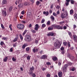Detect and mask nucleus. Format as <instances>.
Returning <instances> with one entry per match:
<instances>
[{"label":"nucleus","instance_id":"1","mask_svg":"<svg viewBox=\"0 0 77 77\" xmlns=\"http://www.w3.org/2000/svg\"><path fill=\"white\" fill-rule=\"evenodd\" d=\"M62 43L59 42L58 40H56L54 44V46L55 47V48H59L61 46Z\"/></svg>","mask_w":77,"mask_h":77},{"label":"nucleus","instance_id":"2","mask_svg":"<svg viewBox=\"0 0 77 77\" xmlns=\"http://www.w3.org/2000/svg\"><path fill=\"white\" fill-rule=\"evenodd\" d=\"M52 27L57 29H60L61 30L63 29V26H61L59 25H52Z\"/></svg>","mask_w":77,"mask_h":77},{"label":"nucleus","instance_id":"3","mask_svg":"<svg viewBox=\"0 0 77 77\" xmlns=\"http://www.w3.org/2000/svg\"><path fill=\"white\" fill-rule=\"evenodd\" d=\"M25 41L28 42H30L32 41V39L30 35H27L26 36V38L25 39Z\"/></svg>","mask_w":77,"mask_h":77},{"label":"nucleus","instance_id":"4","mask_svg":"<svg viewBox=\"0 0 77 77\" xmlns=\"http://www.w3.org/2000/svg\"><path fill=\"white\" fill-rule=\"evenodd\" d=\"M68 15V14L67 13H65L64 14H61V17L62 18H64Z\"/></svg>","mask_w":77,"mask_h":77},{"label":"nucleus","instance_id":"5","mask_svg":"<svg viewBox=\"0 0 77 77\" xmlns=\"http://www.w3.org/2000/svg\"><path fill=\"white\" fill-rule=\"evenodd\" d=\"M2 15L4 16V17H5L6 15V9L4 8V10L2 11Z\"/></svg>","mask_w":77,"mask_h":77},{"label":"nucleus","instance_id":"6","mask_svg":"<svg viewBox=\"0 0 77 77\" xmlns=\"http://www.w3.org/2000/svg\"><path fill=\"white\" fill-rule=\"evenodd\" d=\"M68 67V66L66 64H65L64 65V67L63 68V72H66V68Z\"/></svg>","mask_w":77,"mask_h":77},{"label":"nucleus","instance_id":"7","mask_svg":"<svg viewBox=\"0 0 77 77\" xmlns=\"http://www.w3.org/2000/svg\"><path fill=\"white\" fill-rule=\"evenodd\" d=\"M56 33H53L52 32H50L48 34V36H56Z\"/></svg>","mask_w":77,"mask_h":77},{"label":"nucleus","instance_id":"8","mask_svg":"<svg viewBox=\"0 0 77 77\" xmlns=\"http://www.w3.org/2000/svg\"><path fill=\"white\" fill-rule=\"evenodd\" d=\"M61 51V53L63 54L65 53V51L64 50V48L63 47H61L60 48Z\"/></svg>","mask_w":77,"mask_h":77},{"label":"nucleus","instance_id":"9","mask_svg":"<svg viewBox=\"0 0 77 77\" xmlns=\"http://www.w3.org/2000/svg\"><path fill=\"white\" fill-rule=\"evenodd\" d=\"M73 39L74 40V41H77V36L75 34H73Z\"/></svg>","mask_w":77,"mask_h":77},{"label":"nucleus","instance_id":"10","mask_svg":"<svg viewBox=\"0 0 77 77\" xmlns=\"http://www.w3.org/2000/svg\"><path fill=\"white\" fill-rule=\"evenodd\" d=\"M52 59L54 61H58L57 58L56 57H53Z\"/></svg>","mask_w":77,"mask_h":77},{"label":"nucleus","instance_id":"11","mask_svg":"<svg viewBox=\"0 0 77 77\" xmlns=\"http://www.w3.org/2000/svg\"><path fill=\"white\" fill-rule=\"evenodd\" d=\"M35 30H38V28L39 27V25L38 24H36L35 25Z\"/></svg>","mask_w":77,"mask_h":77},{"label":"nucleus","instance_id":"12","mask_svg":"<svg viewBox=\"0 0 77 77\" xmlns=\"http://www.w3.org/2000/svg\"><path fill=\"white\" fill-rule=\"evenodd\" d=\"M47 56H46V55H43L41 57V58L43 59H47Z\"/></svg>","mask_w":77,"mask_h":77},{"label":"nucleus","instance_id":"13","mask_svg":"<svg viewBox=\"0 0 77 77\" xmlns=\"http://www.w3.org/2000/svg\"><path fill=\"white\" fill-rule=\"evenodd\" d=\"M43 14L45 15L46 16H47L48 15V14H49V13H48V11H44Z\"/></svg>","mask_w":77,"mask_h":77},{"label":"nucleus","instance_id":"14","mask_svg":"<svg viewBox=\"0 0 77 77\" xmlns=\"http://www.w3.org/2000/svg\"><path fill=\"white\" fill-rule=\"evenodd\" d=\"M74 18L75 19L76 21H77V14H75L74 15Z\"/></svg>","mask_w":77,"mask_h":77},{"label":"nucleus","instance_id":"15","mask_svg":"<svg viewBox=\"0 0 77 77\" xmlns=\"http://www.w3.org/2000/svg\"><path fill=\"white\" fill-rule=\"evenodd\" d=\"M58 76L59 77H61L62 76V72H60L58 73Z\"/></svg>","mask_w":77,"mask_h":77},{"label":"nucleus","instance_id":"16","mask_svg":"<svg viewBox=\"0 0 77 77\" xmlns=\"http://www.w3.org/2000/svg\"><path fill=\"white\" fill-rule=\"evenodd\" d=\"M24 28V25L23 24H20V29H22Z\"/></svg>","mask_w":77,"mask_h":77},{"label":"nucleus","instance_id":"17","mask_svg":"<svg viewBox=\"0 0 77 77\" xmlns=\"http://www.w3.org/2000/svg\"><path fill=\"white\" fill-rule=\"evenodd\" d=\"M13 9V7L12 6L10 7L8 9V11L9 12H11V11H12V9Z\"/></svg>","mask_w":77,"mask_h":77},{"label":"nucleus","instance_id":"18","mask_svg":"<svg viewBox=\"0 0 77 77\" xmlns=\"http://www.w3.org/2000/svg\"><path fill=\"white\" fill-rule=\"evenodd\" d=\"M36 51L37 52L38 51V49H36L35 48H34L33 49V51L34 52V53H35L36 52Z\"/></svg>","mask_w":77,"mask_h":77},{"label":"nucleus","instance_id":"19","mask_svg":"<svg viewBox=\"0 0 77 77\" xmlns=\"http://www.w3.org/2000/svg\"><path fill=\"white\" fill-rule=\"evenodd\" d=\"M8 58L7 57L4 58L3 59V60L4 62H6L7 61V60H8Z\"/></svg>","mask_w":77,"mask_h":77},{"label":"nucleus","instance_id":"20","mask_svg":"<svg viewBox=\"0 0 77 77\" xmlns=\"http://www.w3.org/2000/svg\"><path fill=\"white\" fill-rule=\"evenodd\" d=\"M51 19L52 20L54 21V17H53V16L52 15L51 16Z\"/></svg>","mask_w":77,"mask_h":77},{"label":"nucleus","instance_id":"21","mask_svg":"<svg viewBox=\"0 0 77 77\" xmlns=\"http://www.w3.org/2000/svg\"><path fill=\"white\" fill-rule=\"evenodd\" d=\"M40 4V2L39 1H37L36 2V5L37 6H38Z\"/></svg>","mask_w":77,"mask_h":77},{"label":"nucleus","instance_id":"22","mask_svg":"<svg viewBox=\"0 0 77 77\" xmlns=\"http://www.w3.org/2000/svg\"><path fill=\"white\" fill-rule=\"evenodd\" d=\"M2 39L3 40H5V41H6V40H7L8 39V38L7 37H3Z\"/></svg>","mask_w":77,"mask_h":77},{"label":"nucleus","instance_id":"23","mask_svg":"<svg viewBox=\"0 0 77 77\" xmlns=\"http://www.w3.org/2000/svg\"><path fill=\"white\" fill-rule=\"evenodd\" d=\"M67 45H68V47L69 48L71 47V45L70 44V42H67Z\"/></svg>","mask_w":77,"mask_h":77},{"label":"nucleus","instance_id":"24","mask_svg":"<svg viewBox=\"0 0 77 77\" xmlns=\"http://www.w3.org/2000/svg\"><path fill=\"white\" fill-rule=\"evenodd\" d=\"M26 58L27 59V60H30V57L28 55L27 57H26Z\"/></svg>","mask_w":77,"mask_h":77},{"label":"nucleus","instance_id":"25","mask_svg":"<svg viewBox=\"0 0 77 77\" xmlns=\"http://www.w3.org/2000/svg\"><path fill=\"white\" fill-rule=\"evenodd\" d=\"M20 36L21 40V41H23V36L22 35H20Z\"/></svg>","mask_w":77,"mask_h":77},{"label":"nucleus","instance_id":"26","mask_svg":"<svg viewBox=\"0 0 77 77\" xmlns=\"http://www.w3.org/2000/svg\"><path fill=\"white\" fill-rule=\"evenodd\" d=\"M31 32H32V33H36V31H35V30L31 29Z\"/></svg>","mask_w":77,"mask_h":77},{"label":"nucleus","instance_id":"27","mask_svg":"<svg viewBox=\"0 0 77 77\" xmlns=\"http://www.w3.org/2000/svg\"><path fill=\"white\" fill-rule=\"evenodd\" d=\"M2 3L3 4H6L7 3V1L6 0H3Z\"/></svg>","mask_w":77,"mask_h":77},{"label":"nucleus","instance_id":"28","mask_svg":"<svg viewBox=\"0 0 77 77\" xmlns=\"http://www.w3.org/2000/svg\"><path fill=\"white\" fill-rule=\"evenodd\" d=\"M68 34H69V35L70 36V37H71V36H72V33H71V32H68Z\"/></svg>","mask_w":77,"mask_h":77},{"label":"nucleus","instance_id":"29","mask_svg":"<svg viewBox=\"0 0 77 77\" xmlns=\"http://www.w3.org/2000/svg\"><path fill=\"white\" fill-rule=\"evenodd\" d=\"M70 13L71 15H72V14H73V10L72 9L70 11Z\"/></svg>","mask_w":77,"mask_h":77},{"label":"nucleus","instance_id":"30","mask_svg":"<svg viewBox=\"0 0 77 77\" xmlns=\"http://www.w3.org/2000/svg\"><path fill=\"white\" fill-rule=\"evenodd\" d=\"M63 44L64 46H66L67 45V42H63Z\"/></svg>","mask_w":77,"mask_h":77},{"label":"nucleus","instance_id":"31","mask_svg":"<svg viewBox=\"0 0 77 77\" xmlns=\"http://www.w3.org/2000/svg\"><path fill=\"white\" fill-rule=\"evenodd\" d=\"M17 41V38L16 37L14 39L13 42H16Z\"/></svg>","mask_w":77,"mask_h":77},{"label":"nucleus","instance_id":"32","mask_svg":"<svg viewBox=\"0 0 77 77\" xmlns=\"http://www.w3.org/2000/svg\"><path fill=\"white\" fill-rule=\"evenodd\" d=\"M24 5L25 6H27V5H29V3L26 2L24 3Z\"/></svg>","mask_w":77,"mask_h":77},{"label":"nucleus","instance_id":"33","mask_svg":"<svg viewBox=\"0 0 77 77\" xmlns=\"http://www.w3.org/2000/svg\"><path fill=\"white\" fill-rule=\"evenodd\" d=\"M67 28V27H66V26H65V25H64L63 26V29L64 30H66Z\"/></svg>","mask_w":77,"mask_h":77},{"label":"nucleus","instance_id":"34","mask_svg":"<svg viewBox=\"0 0 77 77\" xmlns=\"http://www.w3.org/2000/svg\"><path fill=\"white\" fill-rule=\"evenodd\" d=\"M0 44H1V45H2V46H3V45H4V44H5V43H4V42H1Z\"/></svg>","mask_w":77,"mask_h":77},{"label":"nucleus","instance_id":"35","mask_svg":"<svg viewBox=\"0 0 77 77\" xmlns=\"http://www.w3.org/2000/svg\"><path fill=\"white\" fill-rule=\"evenodd\" d=\"M69 58L70 59H71V60H72L74 59V57L73 56H72L70 57H69Z\"/></svg>","mask_w":77,"mask_h":77},{"label":"nucleus","instance_id":"36","mask_svg":"<svg viewBox=\"0 0 77 77\" xmlns=\"http://www.w3.org/2000/svg\"><path fill=\"white\" fill-rule=\"evenodd\" d=\"M31 71H33L34 70V67L32 66V67L30 68Z\"/></svg>","mask_w":77,"mask_h":77},{"label":"nucleus","instance_id":"37","mask_svg":"<svg viewBox=\"0 0 77 77\" xmlns=\"http://www.w3.org/2000/svg\"><path fill=\"white\" fill-rule=\"evenodd\" d=\"M1 26L2 29H5V27H4V26H3V24H1Z\"/></svg>","mask_w":77,"mask_h":77},{"label":"nucleus","instance_id":"38","mask_svg":"<svg viewBox=\"0 0 77 77\" xmlns=\"http://www.w3.org/2000/svg\"><path fill=\"white\" fill-rule=\"evenodd\" d=\"M25 12V11L23 10L21 12V14H22V15H24V14Z\"/></svg>","mask_w":77,"mask_h":77},{"label":"nucleus","instance_id":"39","mask_svg":"<svg viewBox=\"0 0 77 77\" xmlns=\"http://www.w3.org/2000/svg\"><path fill=\"white\" fill-rule=\"evenodd\" d=\"M42 27H45L46 26V25L45 24H43L42 25Z\"/></svg>","mask_w":77,"mask_h":77},{"label":"nucleus","instance_id":"40","mask_svg":"<svg viewBox=\"0 0 77 77\" xmlns=\"http://www.w3.org/2000/svg\"><path fill=\"white\" fill-rule=\"evenodd\" d=\"M45 22V19H43L42 20L41 23H44Z\"/></svg>","mask_w":77,"mask_h":77},{"label":"nucleus","instance_id":"41","mask_svg":"<svg viewBox=\"0 0 77 77\" xmlns=\"http://www.w3.org/2000/svg\"><path fill=\"white\" fill-rule=\"evenodd\" d=\"M24 18V16L23 15H20V19H23Z\"/></svg>","mask_w":77,"mask_h":77},{"label":"nucleus","instance_id":"42","mask_svg":"<svg viewBox=\"0 0 77 77\" xmlns=\"http://www.w3.org/2000/svg\"><path fill=\"white\" fill-rule=\"evenodd\" d=\"M48 30H53V28L49 27L48 28Z\"/></svg>","mask_w":77,"mask_h":77},{"label":"nucleus","instance_id":"43","mask_svg":"<svg viewBox=\"0 0 77 77\" xmlns=\"http://www.w3.org/2000/svg\"><path fill=\"white\" fill-rule=\"evenodd\" d=\"M29 50L30 48H26V50L27 51H29Z\"/></svg>","mask_w":77,"mask_h":77},{"label":"nucleus","instance_id":"44","mask_svg":"<svg viewBox=\"0 0 77 77\" xmlns=\"http://www.w3.org/2000/svg\"><path fill=\"white\" fill-rule=\"evenodd\" d=\"M17 27L18 28V30H20V24H18L17 26Z\"/></svg>","mask_w":77,"mask_h":77},{"label":"nucleus","instance_id":"45","mask_svg":"<svg viewBox=\"0 0 77 77\" xmlns=\"http://www.w3.org/2000/svg\"><path fill=\"white\" fill-rule=\"evenodd\" d=\"M32 77H36V75L35 74V73H33L32 74Z\"/></svg>","mask_w":77,"mask_h":77},{"label":"nucleus","instance_id":"46","mask_svg":"<svg viewBox=\"0 0 77 77\" xmlns=\"http://www.w3.org/2000/svg\"><path fill=\"white\" fill-rule=\"evenodd\" d=\"M25 47H26V45L25 44L23 45L22 46L23 48V49H24Z\"/></svg>","mask_w":77,"mask_h":77},{"label":"nucleus","instance_id":"47","mask_svg":"<svg viewBox=\"0 0 77 77\" xmlns=\"http://www.w3.org/2000/svg\"><path fill=\"white\" fill-rule=\"evenodd\" d=\"M26 32H27V31H26V30H25L24 32V33H23V35L24 36L26 33Z\"/></svg>","mask_w":77,"mask_h":77},{"label":"nucleus","instance_id":"48","mask_svg":"<svg viewBox=\"0 0 77 77\" xmlns=\"http://www.w3.org/2000/svg\"><path fill=\"white\" fill-rule=\"evenodd\" d=\"M46 64L48 65H51V63L49 62H48L46 63Z\"/></svg>","mask_w":77,"mask_h":77},{"label":"nucleus","instance_id":"49","mask_svg":"<svg viewBox=\"0 0 77 77\" xmlns=\"http://www.w3.org/2000/svg\"><path fill=\"white\" fill-rule=\"evenodd\" d=\"M65 4L66 6H68V5H69V2H66L65 3Z\"/></svg>","mask_w":77,"mask_h":77},{"label":"nucleus","instance_id":"50","mask_svg":"<svg viewBox=\"0 0 77 77\" xmlns=\"http://www.w3.org/2000/svg\"><path fill=\"white\" fill-rule=\"evenodd\" d=\"M71 3L72 4H74V1L73 0H71Z\"/></svg>","mask_w":77,"mask_h":77},{"label":"nucleus","instance_id":"51","mask_svg":"<svg viewBox=\"0 0 77 77\" xmlns=\"http://www.w3.org/2000/svg\"><path fill=\"white\" fill-rule=\"evenodd\" d=\"M68 63L69 65H72V63H71V62H69Z\"/></svg>","mask_w":77,"mask_h":77},{"label":"nucleus","instance_id":"52","mask_svg":"<svg viewBox=\"0 0 77 77\" xmlns=\"http://www.w3.org/2000/svg\"><path fill=\"white\" fill-rule=\"evenodd\" d=\"M13 61H15L16 60V59H15L14 57H13L12 58Z\"/></svg>","mask_w":77,"mask_h":77},{"label":"nucleus","instance_id":"53","mask_svg":"<svg viewBox=\"0 0 77 77\" xmlns=\"http://www.w3.org/2000/svg\"><path fill=\"white\" fill-rule=\"evenodd\" d=\"M77 26L75 25H73V29H75L76 28Z\"/></svg>","mask_w":77,"mask_h":77},{"label":"nucleus","instance_id":"54","mask_svg":"<svg viewBox=\"0 0 77 77\" xmlns=\"http://www.w3.org/2000/svg\"><path fill=\"white\" fill-rule=\"evenodd\" d=\"M46 76L47 77H50V74H48L47 75H46Z\"/></svg>","mask_w":77,"mask_h":77},{"label":"nucleus","instance_id":"55","mask_svg":"<svg viewBox=\"0 0 77 77\" xmlns=\"http://www.w3.org/2000/svg\"><path fill=\"white\" fill-rule=\"evenodd\" d=\"M17 46V43H15L13 44V47H16Z\"/></svg>","mask_w":77,"mask_h":77},{"label":"nucleus","instance_id":"56","mask_svg":"<svg viewBox=\"0 0 77 77\" xmlns=\"http://www.w3.org/2000/svg\"><path fill=\"white\" fill-rule=\"evenodd\" d=\"M75 70V68H73L72 69V71H74Z\"/></svg>","mask_w":77,"mask_h":77},{"label":"nucleus","instance_id":"57","mask_svg":"<svg viewBox=\"0 0 77 77\" xmlns=\"http://www.w3.org/2000/svg\"><path fill=\"white\" fill-rule=\"evenodd\" d=\"M16 2L18 4H19L20 3V0H17V1H16Z\"/></svg>","mask_w":77,"mask_h":77},{"label":"nucleus","instance_id":"58","mask_svg":"<svg viewBox=\"0 0 77 77\" xmlns=\"http://www.w3.org/2000/svg\"><path fill=\"white\" fill-rule=\"evenodd\" d=\"M50 21H48L47 22V24L48 25H49L50 24Z\"/></svg>","mask_w":77,"mask_h":77},{"label":"nucleus","instance_id":"59","mask_svg":"<svg viewBox=\"0 0 77 77\" xmlns=\"http://www.w3.org/2000/svg\"><path fill=\"white\" fill-rule=\"evenodd\" d=\"M57 9H59L60 8V6H59V5H57Z\"/></svg>","mask_w":77,"mask_h":77},{"label":"nucleus","instance_id":"60","mask_svg":"<svg viewBox=\"0 0 77 77\" xmlns=\"http://www.w3.org/2000/svg\"><path fill=\"white\" fill-rule=\"evenodd\" d=\"M35 42L36 43V44H38V40H35Z\"/></svg>","mask_w":77,"mask_h":77},{"label":"nucleus","instance_id":"61","mask_svg":"<svg viewBox=\"0 0 77 77\" xmlns=\"http://www.w3.org/2000/svg\"><path fill=\"white\" fill-rule=\"evenodd\" d=\"M20 70H21L22 71H23V67H20Z\"/></svg>","mask_w":77,"mask_h":77},{"label":"nucleus","instance_id":"62","mask_svg":"<svg viewBox=\"0 0 77 77\" xmlns=\"http://www.w3.org/2000/svg\"><path fill=\"white\" fill-rule=\"evenodd\" d=\"M63 23H64V21L61 22L60 23V24H62Z\"/></svg>","mask_w":77,"mask_h":77},{"label":"nucleus","instance_id":"63","mask_svg":"<svg viewBox=\"0 0 77 77\" xmlns=\"http://www.w3.org/2000/svg\"><path fill=\"white\" fill-rule=\"evenodd\" d=\"M61 65V62H59L58 63V65L59 66H60V65Z\"/></svg>","mask_w":77,"mask_h":77},{"label":"nucleus","instance_id":"64","mask_svg":"<svg viewBox=\"0 0 77 77\" xmlns=\"http://www.w3.org/2000/svg\"><path fill=\"white\" fill-rule=\"evenodd\" d=\"M29 27H32V24H30L29 25Z\"/></svg>","mask_w":77,"mask_h":77}]
</instances>
